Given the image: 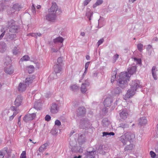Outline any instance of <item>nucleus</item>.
I'll return each instance as SVG.
<instances>
[{"instance_id": "f257e3e1", "label": "nucleus", "mask_w": 158, "mask_h": 158, "mask_svg": "<svg viewBox=\"0 0 158 158\" xmlns=\"http://www.w3.org/2000/svg\"><path fill=\"white\" fill-rule=\"evenodd\" d=\"M136 67L135 66H133L129 68L128 69V72H121L119 76L118 81L121 86L122 85L126 84L127 81H129L130 75H132L136 72Z\"/></svg>"}, {"instance_id": "f03ea898", "label": "nucleus", "mask_w": 158, "mask_h": 158, "mask_svg": "<svg viewBox=\"0 0 158 158\" xmlns=\"http://www.w3.org/2000/svg\"><path fill=\"white\" fill-rule=\"evenodd\" d=\"M140 83L139 81L138 80L133 81L131 85V88L127 91V93L124 97V99L125 100H127L134 95L137 89L141 87Z\"/></svg>"}, {"instance_id": "7ed1b4c3", "label": "nucleus", "mask_w": 158, "mask_h": 158, "mask_svg": "<svg viewBox=\"0 0 158 158\" xmlns=\"http://www.w3.org/2000/svg\"><path fill=\"white\" fill-rule=\"evenodd\" d=\"M58 6L55 2H52L50 8L48 9V13L46 15V19L48 21L53 22L56 18V12L58 10Z\"/></svg>"}, {"instance_id": "20e7f679", "label": "nucleus", "mask_w": 158, "mask_h": 158, "mask_svg": "<svg viewBox=\"0 0 158 158\" xmlns=\"http://www.w3.org/2000/svg\"><path fill=\"white\" fill-rule=\"evenodd\" d=\"M35 78V77L34 76H29L27 77L26 79L25 84L21 83H20L18 87L19 91L20 92H22L25 90L27 85H29L31 83L33 80Z\"/></svg>"}, {"instance_id": "39448f33", "label": "nucleus", "mask_w": 158, "mask_h": 158, "mask_svg": "<svg viewBox=\"0 0 158 158\" xmlns=\"http://www.w3.org/2000/svg\"><path fill=\"white\" fill-rule=\"evenodd\" d=\"M83 81V77L79 80V82H82L81 87V92L82 93H85L87 90V87L89 85V84L87 80H85L84 81Z\"/></svg>"}, {"instance_id": "423d86ee", "label": "nucleus", "mask_w": 158, "mask_h": 158, "mask_svg": "<svg viewBox=\"0 0 158 158\" xmlns=\"http://www.w3.org/2000/svg\"><path fill=\"white\" fill-rule=\"evenodd\" d=\"M125 136L122 137L121 139V141L124 144H126V141H130L135 137V135L132 133H126Z\"/></svg>"}, {"instance_id": "0eeeda50", "label": "nucleus", "mask_w": 158, "mask_h": 158, "mask_svg": "<svg viewBox=\"0 0 158 158\" xmlns=\"http://www.w3.org/2000/svg\"><path fill=\"white\" fill-rule=\"evenodd\" d=\"M36 114L35 113L29 114L25 115L23 120L26 122H27L34 119L36 117Z\"/></svg>"}, {"instance_id": "6e6552de", "label": "nucleus", "mask_w": 158, "mask_h": 158, "mask_svg": "<svg viewBox=\"0 0 158 158\" xmlns=\"http://www.w3.org/2000/svg\"><path fill=\"white\" fill-rule=\"evenodd\" d=\"M23 98L20 96H18L14 102V105L16 106H19L22 103Z\"/></svg>"}, {"instance_id": "1a4fd4ad", "label": "nucleus", "mask_w": 158, "mask_h": 158, "mask_svg": "<svg viewBox=\"0 0 158 158\" xmlns=\"http://www.w3.org/2000/svg\"><path fill=\"white\" fill-rule=\"evenodd\" d=\"M5 72L8 74H10L13 73L14 70L12 66L9 64L5 68Z\"/></svg>"}, {"instance_id": "9d476101", "label": "nucleus", "mask_w": 158, "mask_h": 158, "mask_svg": "<svg viewBox=\"0 0 158 158\" xmlns=\"http://www.w3.org/2000/svg\"><path fill=\"white\" fill-rule=\"evenodd\" d=\"M112 102V99L111 97H107L104 101V106L108 107L110 106Z\"/></svg>"}, {"instance_id": "9b49d317", "label": "nucleus", "mask_w": 158, "mask_h": 158, "mask_svg": "<svg viewBox=\"0 0 158 158\" xmlns=\"http://www.w3.org/2000/svg\"><path fill=\"white\" fill-rule=\"evenodd\" d=\"M50 111L52 114H56L57 113L58 109L57 105L55 104H52L51 106Z\"/></svg>"}, {"instance_id": "f8f14e48", "label": "nucleus", "mask_w": 158, "mask_h": 158, "mask_svg": "<svg viewBox=\"0 0 158 158\" xmlns=\"http://www.w3.org/2000/svg\"><path fill=\"white\" fill-rule=\"evenodd\" d=\"M53 69L54 71L56 73H59L62 70V66L55 64L54 66Z\"/></svg>"}, {"instance_id": "ddd939ff", "label": "nucleus", "mask_w": 158, "mask_h": 158, "mask_svg": "<svg viewBox=\"0 0 158 158\" xmlns=\"http://www.w3.org/2000/svg\"><path fill=\"white\" fill-rule=\"evenodd\" d=\"M128 113L125 110H123L120 113V116L122 119H126L127 118L128 115Z\"/></svg>"}, {"instance_id": "4468645a", "label": "nucleus", "mask_w": 158, "mask_h": 158, "mask_svg": "<svg viewBox=\"0 0 158 158\" xmlns=\"http://www.w3.org/2000/svg\"><path fill=\"white\" fill-rule=\"evenodd\" d=\"M9 24L11 23V25H10L9 26V27H10V32H15L16 31V27L14 25V23L13 21H11V22H9Z\"/></svg>"}, {"instance_id": "2eb2a0df", "label": "nucleus", "mask_w": 158, "mask_h": 158, "mask_svg": "<svg viewBox=\"0 0 158 158\" xmlns=\"http://www.w3.org/2000/svg\"><path fill=\"white\" fill-rule=\"evenodd\" d=\"M139 124L141 126H142L146 124L147 120L145 117H143L139 118Z\"/></svg>"}, {"instance_id": "dca6fc26", "label": "nucleus", "mask_w": 158, "mask_h": 158, "mask_svg": "<svg viewBox=\"0 0 158 158\" xmlns=\"http://www.w3.org/2000/svg\"><path fill=\"white\" fill-rule=\"evenodd\" d=\"M79 114L78 115L80 116H82L85 114L86 112L85 108L83 107H80L78 109Z\"/></svg>"}, {"instance_id": "f3484780", "label": "nucleus", "mask_w": 158, "mask_h": 158, "mask_svg": "<svg viewBox=\"0 0 158 158\" xmlns=\"http://www.w3.org/2000/svg\"><path fill=\"white\" fill-rule=\"evenodd\" d=\"M21 8V7L19 4H15L14 5L13 7H12V10L14 11L16 10H19Z\"/></svg>"}, {"instance_id": "a211bd4d", "label": "nucleus", "mask_w": 158, "mask_h": 158, "mask_svg": "<svg viewBox=\"0 0 158 158\" xmlns=\"http://www.w3.org/2000/svg\"><path fill=\"white\" fill-rule=\"evenodd\" d=\"M64 41V39L62 37L59 36L56 38L54 39V42L55 43H57L58 42L62 43Z\"/></svg>"}, {"instance_id": "6ab92c4d", "label": "nucleus", "mask_w": 158, "mask_h": 158, "mask_svg": "<svg viewBox=\"0 0 158 158\" xmlns=\"http://www.w3.org/2000/svg\"><path fill=\"white\" fill-rule=\"evenodd\" d=\"M27 70L29 73H32L34 70V67L33 65H30L27 67Z\"/></svg>"}, {"instance_id": "aec40b11", "label": "nucleus", "mask_w": 158, "mask_h": 158, "mask_svg": "<svg viewBox=\"0 0 158 158\" xmlns=\"http://www.w3.org/2000/svg\"><path fill=\"white\" fill-rule=\"evenodd\" d=\"M47 144L45 143L41 145L39 148V151L41 152L44 150L46 149V147L47 146Z\"/></svg>"}, {"instance_id": "412c9836", "label": "nucleus", "mask_w": 158, "mask_h": 158, "mask_svg": "<svg viewBox=\"0 0 158 158\" xmlns=\"http://www.w3.org/2000/svg\"><path fill=\"white\" fill-rule=\"evenodd\" d=\"M7 153V151L6 150H2L0 151V158H3L4 155Z\"/></svg>"}, {"instance_id": "4be33fe9", "label": "nucleus", "mask_w": 158, "mask_h": 158, "mask_svg": "<svg viewBox=\"0 0 158 158\" xmlns=\"http://www.w3.org/2000/svg\"><path fill=\"white\" fill-rule=\"evenodd\" d=\"M63 61V58L61 57H59L57 60V62L56 64L59 65H61Z\"/></svg>"}, {"instance_id": "5701e85b", "label": "nucleus", "mask_w": 158, "mask_h": 158, "mask_svg": "<svg viewBox=\"0 0 158 158\" xmlns=\"http://www.w3.org/2000/svg\"><path fill=\"white\" fill-rule=\"evenodd\" d=\"M94 152L93 151L87 152L86 154V158H94L93 155L94 154Z\"/></svg>"}, {"instance_id": "b1692460", "label": "nucleus", "mask_w": 158, "mask_h": 158, "mask_svg": "<svg viewBox=\"0 0 158 158\" xmlns=\"http://www.w3.org/2000/svg\"><path fill=\"white\" fill-rule=\"evenodd\" d=\"M41 104L40 103H35L34 106V108L37 110H40L41 108Z\"/></svg>"}, {"instance_id": "393cba45", "label": "nucleus", "mask_w": 158, "mask_h": 158, "mask_svg": "<svg viewBox=\"0 0 158 158\" xmlns=\"http://www.w3.org/2000/svg\"><path fill=\"white\" fill-rule=\"evenodd\" d=\"M30 59L29 57L27 55H25L24 56L20 59L21 61H27L29 60Z\"/></svg>"}, {"instance_id": "a878e982", "label": "nucleus", "mask_w": 158, "mask_h": 158, "mask_svg": "<svg viewBox=\"0 0 158 158\" xmlns=\"http://www.w3.org/2000/svg\"><path fill=\"white\" fill-rule=\"evenodd\" d=\"M143 47V44H139L137 45V48L138 50L140 52H141L142 51Z\"/></svg>"}, {"instance_id": "bb28decb", "label": "nucleus", "mask_w": 158, "mask_h": 158, "mask_svg": "<svg viewBox=\"0 0 158 158\" xmlns=\"http://www.w3.org/2000/svg\"><path fill=\"white\" fill-rule=\"evenodd\" d=\"M113 73L114 75L112 76L111 79V82L112 83L114 81V79L116 77V73L115 71H114Z\"/></svg>"}, {"instance_id": "cd10ccee", "label": "nucleus", "mask_w": 158, "mask_h": 158, "mask_svg": "<svg viewBox=\"0 0 158 158\" xmlns=\"http://www.w3.org/2000/svg\"><path fill=\"white\" fill-rule=\"evenodd\" d=\"M150 154L152 158H155L156 156V154L153 151H151L150 152Z\"/></svg>"}, {"instance_id": "c85d7f7f", "label": "nucleus", "mask_w": 158, "mask_h": 158, "mask_svg": "<svg viewBox=\"0 0 158 158\" xmlns=\"http://www.w3.org/2000/svg\"><path fill=\"white\" fill-rule=\"evenodd\" d=\"M103 134L104 136L108 135H114V134L113 132H110V133H108L107 132H103Z\"/></svg>"}, {"instance_id": "c756f323", "label": "nucleus", "mask_w": 158, "mask_h": 158, "mask_svg": "<svg viewBox=\"0 0 158 158\" xmlns=\"http://www.w3.org/2000/svg\"><path fill=\"white\" fill-rule=\"evenodd\" d=\"M26 152L25 151H23L21 154L20 158H26Z\"/></svg>"}, {"instance_id": "7c9ffc66", "label": "nucleus", "mask_w": 158, "mask_h": 158, "mask_svg": "<svg viewBox=\"0 0 158 158\" xmlns=\"http://www.w3.org/2000/svg\"><path fill=\"white\" fill-rule=\"evenodd\" d=\"M71 88L73 91L76 90L78 89V87L76 85H73L71 86Z\"/></svg>"}, {"instance_id": "2f4dec72", "label": "nucleus", "mask_w": 158, "mask_h": 158, "mask_svg": "<svg viewBox=\"0 0 158 158\" xmlns=\"http://www.w3.org/2000/svg\"><path fill=\"white\" fill-rule=\"evenodd\" d=\"M134 60L137 63L139 64H141V59H137L136 58H134Z\"/></svg>"}, {"instance_id": "473e14b6", "label": "nucleus", "mask_w": 158, "mask_h": 158, "mask_svg": "<svg viewBox=\"0 0 158 158\" xmlns=\"http://www.w3.org/2000/svg\"><path fill=\"white\" fill-rule=\"evenodd\" d=\"M45 120L47 121H49L51 119L50 116L48 115H47L45 118Z\"/></svg>"}, {"instance_id": "72a5a7b5", "label": "nucleus", "mask_w": 158, "mask_h": 158, "mask_svg": "<svg viewBox=\"0 0 158 158\" xmlns=\"http://www.w3.org/2000/svg\"><path fill=\"white\" fill-rule=\"evenodd\" d=\"M55 125L58 126H60L61 124V123L58 120H56L55 122Z\"/></svg>"}, {"instance_id": "f704fd0d", "label": "nucleus", "mask_w": 158, "mask_h": 158, "mask_svg": "<svg viewBox=\"0 0 158 158\" xmlns=\"http://www.w3.org/2000/svg\"><path fill=\"white\" fill-rule=\"evenodd\" d=\"M103 2L102 0H98L95 4L96 6H98L101 4Z\"/></svg>"}, {"instance_id": "c9c22d12", "label": "nucleus", "mask_w": 158, "mask_h": 158, "mask_svg": "<svg viewBox=\"0 0 158 158\" xmlns=\"http://www.w3.org/2000/svg\"><path fill=\"white\" fill-rule=\"evenodd\" d=\"M18 51L17 48L15 47L13 51V53L14 54L16 55L18 53Z\"/></svg>"}, {"instance_id": "e433bc0d", "label": "nucleus", "mask_w": 158, "mask_h": 158, "mask_svg": "<svg viewBox=\"0 0 158 158\" xmlns=\"http://www.w3.org/2000/svg\"><path fill=\"white\" fill-rule=\"evenodd\" d=\"M157 71L156 68L155 66H153L152 68V74L156 73V71Z\"/></svg>"}, {"instance_id": "4c0bfd02", "label": "nucleus", "mask_w": 158, "mask_h": 158, "mask_svg": "<svg viewBox=\"0 0 158 158\" xmlns=\"http://www.w3.org/2000/svg\"><path fill=\"white\" fill-rule=\"evenodd\" d=\"M17 114V113H16V112H15L14 113L13 115L12 116H11L10 117V118H9L10 120H12L14 118V117L16 115V114Z\"/></svg>"}, {"instance_id": "58836bf2", "label": "nucleus", "mask_w": 158, "mask_h": 158, "mask_svg": "<svg viewBox=\"0 0 158 158\" xmlns=\"http://www.w3.org/2000/svg\"><path fill=\"white\" fill-rule=\"evenodd\" d=\"M104 41V39H102L99 40L98 42V46H99L100 44L102 43Z\"/></svg>"}, {"instance_id": "ea45409f", "label": "nucleus", "mask_w": 158, "mask_h": 158, "mask_svg": "<svg viewBox=\"0 0 158 158\" xmlns=\"http://www.w3.org/2000/svg\"><path fill=\"white\" fill-rule=\"evenodd\" d=\"M119 55L116 54L113 57V59L114 60V62H115L117 59L118 58Z\"/></svg>"}, {"instance_id": "a19ab883", "label": "nucleus", "mask_w": 158, "mask_h": 158, "mask_svg": "<svg viewBox=\"0 0 158 158\" xmlns=\"http://www.w3.org/2000/svg\"><path fill=\"white\" fill-rule=\"evenodd\" d=\"M35 6L33 4H32L31 7V10L33 13H35Z\"/></svg>"}, {"instance_id": "79ce46f5", "label": "nucleus", "mask_w": 158, "mask_h": 158, "mask_svg": "<svg viewBox=\"0 0 158 158\" xmlns=\"http://www.w3.org/2000/svg\"><path fill=\"white\" fill-rule=\"evenodd\" d=\"M90 62H87L85 65V69H87L89 67V64H90Z\"/></svg>"}, {"instance_id": "37998d69", "label": "nucleus", "mask_w": 158, "mask_h": 158, "mask_svg": "<svg viewBox=\"0 0 158 158\" xmlns=\"http://www.w3.org/2000/svg\"><path fill=\"white\" fill-rule=\"evenodd\" d=\"M91 0H85L84 2V5H87Z\"/></svg>"}, {"instance_id": "c03bdc74", "label": "nucleus", "mask_w": 158, "mask_h": 158, "mask_svg": "<svg viewBox=\"0 0 158 158\" xmlns=\"http://www.w3.org/2000/svg\"><path fill=\"white\" fill-rule=\"evenodd\" d=\"M35 37L36 38H37L38 36H40L41 35V34L40 33H35Z\"/></svg>"}, {"instance_id": "a18cd8bd", "label": "nucleus", "mask_w": 158, "mask_h": 158, "mask_svg": "<svg viewBox=\"0 0 158 158\" xmlns=\"http://www.w3.org/2000/svg\"><path fill=\"white\" fill-rule=\"evenodd\" d=\"M35 33H30L27 34V36H31L35 37Z\"/></svg>"}, {"instance_id": "49530a36", "label": "nucleus", "mask_w": 158, "mask_h": 158, "mask_svg": "<svg viewBox=\"0 0 158 158\" xmlns=\"http://www.w3.org/2000/svg\"><path fill=\"white\" fill-rule=\"evenodd\" d=\"M152 76L155 80H157V77L156 73L152 74Z\"/></svg>"}, {"instance_id": "de8ad7c7", "label": "nucleus", "mask_w": 158, "mask_h": 158, "mask_svg": "<svg viewBox=\"0 0 158 158\" xmlns=\"http://www.w3.org/2000/svg\"><path fill=\"white\" fill-rule=\"evenodd\" d=\"M10 109L12 111H16V108L14 106L11 107Z\"/></svg>"}, {"instance_id": "09e8293b", "label": "nucleus", "mask_w": 158, "mask_h": 158, "mask_svg": "<svg viewBox=\"0 0 158 158\" xmlns=\"http://www.w3.org/2000/svg\"><path fill=\"white\" fill-rule=\"evenodd\" d=\"M86 59L87 60H89L90 59V57L89 55H87L86 56Z\"/></svg>"}, {"instance_id": "8fccbe9b", "label": "nucleus", "mask_w": 158, "mask_h": 158, "mask_svg": "<svg viewBox=\"0 0 158 158\" xmlns=\"http://www.w3.org/2000/svg\"><path fill=\"white\" fill-rule=\"evenodd\" d=\"M87 72V69H85V71L84 72V73L83 75V76L86 74Z\"/></svg>"}, {"instance_id": "3c124183", "label": "nucleus", "mask_w": 158, "mask_h": 158, "mask_svg": "<svg viewBox=\"0 0 158 158\" xmlns=\"http://www.w3.org/2000/svg\"><path fill=\"white\" fill-rule=\"evenodd\" d=\"M155 150L156 151H158V142L157 143V145L156 147Z\"/></svg>"}, {"instance_id": "603ef678", "label": "nucleus", "mask_w": 158, "mask_h": 158, "mask_svg": "<svg viewBox=\"0 0 158 158\" xmlns=\"http://www.w3.org/2000/svg\"><path fill=\"white\" fill-rule=\"evenodd\" d=\"M117 90H118V91L115 92V93L116 94H119V93H120V89H117Z\"/></svg>"}, {"instance_id": "864d4df0", "label": "nucleus", "mask_w": 158, "mask_h": 158, "mask_svg": "<svg viewBox=\"0 0 158 158\" xmlns=\"http://www.w3.org/2000/svg\"><path fill=\"white\" fill-rule=\"evenodd\" d=\"M152 46L150 45H148V47L147 48V49H150L152 48Z\"/></svg>"}, {"instance_id": "5fc2aeb1", "label": "nucleus", "mask_w": 158, "mask_h": 158, "mask_svg": "<svg viewBox=\"0 0 158 158\" xmlns=\"http://www.w3.org/2000/svg\"><path fill=\"white\" fill-rule=\"evenodd\" d=\"M52 50L53 52H56L58 51L57 50H56L54 48L52 49Z\"/></svg>"}, {"instance_id": "6e6d98bb", "label": "nucleus", "mask_w": 158, "mask_h": 158, "mask_svg": "<svg viewBox=\"0 0 158 158\" xmlns=\"http://www.w3.org/2000/svg\"><path fill=\"white\" fill-rule=\"evenodd\" d=\"M5 33V32H3L1 34V35H0L1 37L2 38L3 37V36H4V35Z\"/></svg>"}, {"instance_id": "4d7b16f0", "label": "nucleus", "mask_w": 158, "mask_h": 158, "mask_svg": "<svg viewBox=\"0 0 158 158\" xmlns=\"http://www.w3.org/2000/svg\"><path fill=\"white\" fill-rule=\"evenodd\" d=\"M41 7V6L40 5H38L36 6V8L37 9H39Z\"/></svg>"}, {"instance_id": "13d9d810", "label": "nucleus", "mask_w": 158, "mask_h": 158, "mask_svg": "<svg viewBox=\"0 0 158 158\" xmlns=\"http://www.w3.org/2000/svg\"><path fill=\"white\" fill-rule=\"evenodd\" d=\"M73 158H81V156H79L78 157L76 156L74 157Z\"/></svg>"}, {"instance_id": "bf43d9fd", "label": "nucleus", "mask_w": 158, "mask_h": 158, "mask_svg": "<svg viewBox=\"0 0 158 158\" xmlns=\"http://www.w3.org/2000/svg\"><path fill=\"white\" fill-rule=\"evenodd\" d=\"M17 124L19 126H20L21 125V123L20 122V121H18V122L17 123Z\"/></svg>"}, {"instance_id": "052dcab7", "label": "nucleus", "mask_w": 158, "mask_h": 158, "mask_svg": "<svg viewBox=\"0 0 158 158\" xmlns=\"http://www.w3.org/2000/svg\"><path fill=\"white\" fill-rule=\"evenodd\" d=\"M85 33L84 32H81V35L82 36H84L85 35Z\"/></svg>"}, {"instance_id": "680f3d73", "label": "nucleus", "mask_w": 158, "mask_h": 158, "mask_svg": "<svg viewBox=\"0 0 158 158\" xmlns=\"http://www.w3.org/2000/svg\"><path fill=\"white\" fill-rule=\"evenodd\" d=\"M21 116H20L18 118V121H20Z\"/></svg>"}, {"instance_id": "e2e57ef3", "label": "nucleus", "mask_w": 158, "mask_h": 158, "mask_svg": "<svg viewBox=\"0 0 158 158\" xmlns=\"http://www.w3.org/2000/svg\"><path fill=\"white\" fill-rule=\"evenodd\" d=\"M135 0H129V1L131 2H133Z\"/></svg>"}, {"instance_id": "0e129e2a", "label": "nucleus", "mask_w": 158, "mask_h": 158, "mask_svg": "<svg viewBox=\"0 0 158 158\" xmlns=\"http://www.w3.org/2000/svg\"><path fill=\"white\" fill-rule=\"evenodd\" d=\"M29 141H31H31H32V140L31 139H29Z\"/></svg>"}, {"instance_id": "69168bd1", "label": "nucleus", "mask_w": 158, "mask_h": 158, "mask_svg": "<svg viewBox=\"0 0 158 158\" xmlns=\"http://www.w3.org/2000/svg\"><path fill=\"white\" fill-rule=\"evenodd\" d=\"M1 86H2V85H1V84L0 83V88H1Z\"/></svg>"}, {"instance_id": "338daca9", "label": "nucleus", "mask_w": 158, "mask_h": 158, "mask_svg": "<svg viewBox=\"0 0 158 158\" xmlns=\"http://www.w3.org/2000/svg\"><path fill=\"white\" fill-rule=\"evenodd\" d=\"M32 143H35L36 142H32Z\"/></svg>"}, {"instance_id": "774afa93", "label": "nucleus", "mask_w": 158, "mask_h": 158, "mask_svg": "<svg viewBox=\"0 0 158 158\" xmlns=\"http://www.w3.org/2000/svg\"><path fill=\"white\" fill-rule=\"evenodd\" d=\"M12 158H15V156H13L12 157Z\"/></svg>"}]
</instances>
